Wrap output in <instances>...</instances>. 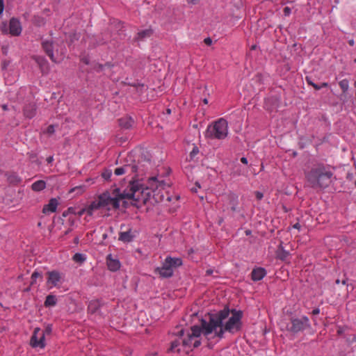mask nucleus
Here are the masks:
<instances>
[{"label":"nucleus","instance_id":"412c9836","mask_svg":"<svg viewBox=\"0 0 356 356\" xmlns=\"http://www.w3.org/2000/svg\"><path fill=\"white\" fill-rule=\"evenodd\" d=\"M46 188V182L43 180H38L35 181L31 185L33 191L39 192L44 190Z\"/></svg>","mask_w":356,"mask_h":356},{"label":"nucleus","instance_id":"393cba45","mask_svg":"<svg viewBox=\"0 0 356 356\" xmlns=\"http://www.w3.org/2000/svg\"><path fill=\"white\" fill-rule=\"evenodd\" d=\"M339 85L343 93L348 91L349 88V82L347 79L341 80V81H339Z\"/></svg>","mask_w":356,"mask_h":356},{"label":"nucleus","instance_id":"c756f323","mask_svg":"<svg viewBox=\"0 0 356 356\" xmlns=\"http://www.w3.org/2000/svg\"><path fill=\"white\" fill-rule=\"evenodd\" d=\"M55 132V127H54V125L53 124H51L49 125L47 128V130H46V133L49 134V135H51L53 134Z\"/></svg>","mask_w":356,"mask_h":356},{"label":"nucleus","instance_id":"f257e3e1","mask_svg":"<svg viewBox=\"0 0 356 356\" xmlns=\"http://www.w3.org/2000/svg\"><path fill=\"white\" fill-rule=\"evenodd\" d=\"M243 313L240 310L224 308L214 315L209 316V321L202 319L200 326L194 325L191 328V332L184 337L183 329L177 333L180 335L171 342L169 349L170 352H180L181 348H197L201 344L200 336L203 334L206 337L213 334V337L222 339L224 334L227 332L234 334L241 329Z\"/></svg>","mask_w":356,"mask_h":356},{"label":"nucleus","instance_id":"20e7f679","mask_svg":"<svg viewBox=\"0 0 356 356\" xmlns=\"http://www.w3.org/2000/svg\"><path fill=\"white\" fill-rule=\"evenodd\" d=\"M228 134V123L226 120L220 118L207 127L205 137L211 139L222 140Z\"/></svg>","mask_w":356,"mask_h":356},{"label":"nucleus","instance_id":"39448f33","mask_svg":"<svg viewBox=\"0 0 356 356\" xmlns=\"http://www.w3.org/2000/svg\"><path fill=\"white\" fill-rule=\"evenodd\" d=\"M181 265L182 261L181 259L167 257L162 266L155 269V272L162 277H170L173 275L174 268Z\"/></svg>","mask_w":356,"mask_h":356},{"label":"nucleus","instance_id":"052dcab7","mask_svg":"<svg viewBox=\"0 0 356 356\" xmlns=\"http://www.w3.org/2000/svg\"><path fill=\"white\" fill-rule=\"evenodd\" d=\"M354 62L356 63V58H355Z\"/></svg>","mask_w":356,"mask_h":356},{"label":"nucleus","instance_id":"cd10ccee","mask_svg":"<svg viewBox=\"0 0 356 356\" xmlns=\"http://www.w3.org/2000/svg\"><path fill=\"white\" fill-rule=\"evenodd\" d=\"M111 175H112V172H111V170H105L102 174V177L106 180L109 179L111 178Z\"/></svg>","mask_w":356,"mask_h":356},{"label":"nucleus","instance_id":"603ef678","mask_svg":"<svg viewBox=\"0 0 356 356\" xmlns=\"http://www.w3.org/2000/svg\"><path fill=\"white\" fill-rule=\"evenodd\" d=\"M192 191L196 192L197 191V188H193Z\"/></svg>","mask_w":356,"mask_h":356},{"label":"nucleus","instance_id":"7ed1b4c3","mask_svg":"<svg viewBox=\"0 0 356 356\" xmlns=\"http://www.w3.org/2000/svg\"><path fill=\"white\" fill-rule=\"evenodd\" d=\"M333 175L328 167L324 165H317L305 174V177L309 186L313 188H325L331 183Z\"/></svg>","mask_w":356,"mask_h":356},{"label":"nucleus","instance_id":"c9c22d12","mask_svg":"<svg viewBox=\"0 0 356 356\" xmlns=\"http://www.w3.org/2000/svg\"><path fill=\"white\" fill-rule=\"evenodd\" d=\"M188 3L191 4H197L201 0H186Z\"/></svg>","mask_w":356,"mask_h":356},{"label":"nucleus","instance_id":"a18cd8bd","mask_svg":"<svg viewBox=\"0 0 356 356\" xmlns=\"http://www.w3.org/2000/svg\"><path fill=\"white\" fill-rule=\"evenodd\" d=\"M3 8H4L3 1V0H1V13H3Z\"/></svg>","mask_w":356,"mask_h":356},{"label":"nucleus","instance_id":"dca6fc26","mask_svg":"<svg viewBox=\"0 0 356 356\" xmlns=\"http://www.w3.org/2000/svg\"><path fill=\"white\" fill-rule=\"evenodd\" d=\"M107 266L110 270L116 271L120 268V263L118 260L112 259L109 255L107 257Z\"/></svg>","mask_w":356,"mask_h":356},{"label":"nucleus","instance_id":"09e8293b","mask_svg":"<svg viewBox=\"0 0 356 356\" xmlns=\"http://www.w3.org/2000/svg\"><path fill=\"white\" fill-rule=\"evenodd\" d=\"M71 229H68L67 231L65 232L64 235L68 234L71 232Z\"/></svg>","mask_w":356,"mask_h":356},{"label":"nucleus","instance_id":"423d86ee","mask_svg":"<svg viewBox=\"0 0 356 356\" xmlns=\"http://www.w3.org/2000/svg\"><path fill=\"white\" fill-rule=\"evenodd\" d=\"M309 328H311L310 321L305 316L292 317L286 327V330L293 334H297Z\"/></svg>","mask_w":356,"mask_h":356},{"label":"nucleus","instance_id":"0eeeda50","mask_svg":"<svg viewBox=\"0 0 356 356\" xmlns=\"http://www.w3.org/2000/svg\"><path fill=\"white\" fill-rule=\"evenodd\" d=\"M46 275V285L49 289L54 287H60L64 281V275L58 270L49 271Z\"/></svg>","mask_w":356,"mask_h":356},{"label":"nucleus","instance_id":"f8f14e48","mask_svg":"<svg viewBox=\"0 0 356 356\" xmlns=\"http://www.w3.org/2000/svg\"><path fill=\"white\" fill-rule=\"evenodd\" d=\"M42 48L47 56L50 58V59L53 62H56V59L54 57V44L52 42L49 41H44L42 44Z\"/></svg>","mask_w":356,"mask_h":356},{"label":"nucleus","instance_id":"f3484780","mask_svg":"<svg viewBox=\"0 0 356 356\" xmlns=\"http://www.w3.org/2000/svg\"><path fill=\"white\" fill-rule=\"evenodd\" d=\"M36 107L35 104H30L26 105L24 108V114L28 118H32L35 116Z\"/></svg>","mask_w":356,"mask_h":356},{"label":"nucleus","instance_id":"ea45409f","mask_svg":"<svg viewBox=\"0 0 356 356\" xmlns=\"http://www.w3.org/2000/svg\"><path fill=\"white\" fill-rule=\"evenodd\" d=\"M241 161L244 164H248V159L245 157H242Z\"/></svg>","mask_w":356,"mask_h":356},{"label":"nucleus","instance_id":"7c9ffc66","mask_svg":"<svg viewBox=\"0 0 356 356\" xmlns=\"http://www.w3.org/2000/svg\"><path fill=\"white\" fill-rule=\"evenodd\" d=\"M40 276V274L38 272H36V271L33 272L31 275V279H32L31 284H33V282H35V280L37 279V277H38Z\"/></svg>","mask_w":356,"mask_h":356},{"label":"nucleus","instance_id":"5fc2aeb1","mask_svg":"<svg viewBox=\"0 0 356 356\" xmlns=\"http://www.w3.org/2000/svg\"><path fill=\"white\" fill-rule=\"evenodd\" d=\"M250 234V232L246 231V234L248 235Z\"/></svg>","mask_w":356,"mask_h":356},{"label":"nucleus","instance_id":"58836bf2","mask_svg":"<svg viewBox=\"0 0 356 356\" xmlns=\"http://www.w3.org/2000/svg\"><path fill=\"white\" fill-rule=\"evenodd\" d=\"M54 161L53 156H49L47 158V162L51 163Z\"/></svg>","mask_w":356,"mask_h":356},{"label":"nucleus","instance_id":"37998d69","mask_svg":"<svg viewBox=\"0 0 356 356\" xmlns=\"http://www.w3.org/2000/svg\"><path fill=\"white\" fill-rule=\"evenodd\" d=\"M327 86H328L327 83L324 82V83H322L321 86H320V87H321V88H324V87H327Z\"/></svg>","mask_w":356,"mask_h":356},{"label":"nucleus","instance_id":"6e6d98bb","mask_svg":"<svg viewBox=\"0 0 356 356\" xmlns=\"http://www.w3.org/2000/svg\"><path fill=\"white\" fill-rule=\"evenodd\" d=\"M192 153H193V154H195V149H193V150Z\"/></svg>","mask_w":356,"mask_h":356},{"label":"nucleus","instance_id":"473e14b6","mask_svg":"<svg viewBox=\"0 0 356 356\" xmlns=\"http://www.w3.org/2000/svg\"><path fill=\"white\" fill-rule=\"evenodd\" d=\"M255 196H256V198L259 200H261L264 197L263 193L259 191H257L255 193Z\"/></svg>","mask_w":356,"mask_h":356},{"label":"nucleus","instance_id":"8fccbe9b","mask_svg":"<svg viewBox=\"0 0 356 356\" xmlns=\"http://www.w3.org/2000/svg\"><path fill=\"white\" fill-rule=\"evenodd\" d=\"M1 107H2V108H3V110H7V109H8V107H7V106H6V105H3V106H1Z\"/></svg>","mask_w":356,"mask_h":356},{"label":"nucleus","instance_id":"b1692460","mask_svg":"<svg viewBox=\"0 0 356 356\" xmlns=\"http://www.w3.org/2000/svg\"><path fill=\"white\" fill-rule=\"evenodd\" d=\"M72 259L76 263L82 264L86 260V257L81 253H76L74 254Z\"/></svg>","mask_w":356,"mask_h":356},{"label":"nucleus","instance_id":"c85d7f7f","mask_svg":"<svg viewBox=\"0 0 356 356\" xmlns=\"http://www.w3.org/2000/svg\"><path fill=\"white\" fill-rule=\"evenodd\" d=\"M307 82L309 86H312L315 90H320L321 87H320L318 85L314 83L311 79L307 77L306 78Z\"/></svg>","mask_w":356,"mask_h":356},{"label":"nucleus","instance_id":"4468645a","mask_svg":"<svg viewBox=\"0 0 356 356\" xmlns=\"http://www.w3.org/2000/svg\"><path fill=\"white\" fill-rule=\"evenodd\" d=\"M134 234H133L131 229H129L127 231H121L119 234V240L124 243L131 242L134 238Z\"/></svg>","mask_w":356,"mask_h":356},{"label":"nucleus","instance_id":"5701e85b","mask_svg":"<svg viewBox=\"0 0 356 356\" xmlns=\"http://www.w3.org/2000/svg\"><path fill=\"white\" fill-rule=\"evenodd\" d=\"M289 255V253L288 251L285 250L283 249L282 246H280L279 247V249L277 252V257L278 259L282 260V261H285L288 256Z\"/></svg>","mask_w":356,"mask_h":356},{"label":"nucleus","instance_id":"aec40b11","mask_svg":"<svg viewBox=\"0 0 356 356\" xmlns=\"http://www.w3.org/2000/svg\"><path fill=\"white\" fill-rule=\"evenodd\" d=\"M100 307V302L97 300H92L89 302L88 305V312L90 314H95Z\"/></svg>","mask_w":356,"mask_h":356},{"label":"nucleus","instance_id":"f704fd0d","mask_svg":"<svg viewBox=\"0 0 356 356\" xmlns=\"http://www.w3.org/2000/svg\"><path fill=\"white\" fill-rule=\"evenodd\" d=\"M43 332H44V335H45L46 334H49L51 333V326H50V325H47V326L46 327L45 330H43Z\"/></svg>","mask_w":356,"mask_h":356},{"label":"nucleus","instance_id":"9d476101","mask_svg":"<svg viewBox=\"0 0 356 356\" xmlns=\"http://www.w3.org/2000/svg\"><path fill=\"white\" fill-rule=\"evenodd\" d=\"M266 275V270L261 267L255 268L251 273L252 280L254 282L261 280Z\"/></svg>","mask_w":356,"mask_h":356},{"label":"nucleus","instance_id":"a211bd4d","mask_svg":"<svg viewBox=\"0 0 356 356\" xmlns=\"http://www.w3.org/2000/svg\"><path fill=\"white\" fill-rule=\"evenodd\" d=\"M8 181L13 185H17L22 181V179L14 172L6 174Z\"/></svg>","mask_w":356,"mask_h":356},{"label":"nucleus","instance_id":"4c0bfd02","mask_svg":"<svg viewBox=\"0 0 356 356\" xmlns=\"http://www.w3.org/2000/svg\"><path fill=\"white\" fill-rule=\"evenodd\" d=\"M320 313V309L318 308H316V309H314L313 311H312V314L313 315H317Z\"/></svg>","mask_w":356,"mask_h":356},{"label":"nucleus","instance_id":"2f4dec72","mask_svg":"<svg viewBox=\"0 0 356 356\" xmlns=\"http://www.w3.org/2000/svg\"><path fill=\"white\" fill-rule=\"evenodd\" d=\"M291 10L289 7H285L283 10L284 15L289 16L291 14Z\"/></svg>","mask_w":356,"mask_h":356},{"label":"nucleus","instance_id":"e433bc0d","mask_svg":"<svg viewBox=\"0 0 356 356\" xmlns=\"http://www.w3.org/2000/svg\"><path fill=\"white\" fill-rule=\"evenodd\" d=\"M102 68H103V65H99V64L97 65V66H95V69L97 72H100V71H102Z\"/></svg>","mask_w":356,"mask_h":356},{"label":"nucleus","instance_id":"49530a36","mask_svg":"<svg viewBox=\"0 0 356 356\" xmlns=\"http://www.w3.org/2000/svg\"><path fill=\"white\" fill-rule=\"evenodd\" d=\"M348 43H349V44H350V46H353V44H354V40H349Z\"/></svg>","mask_w":356,"mask_h":356},{"label":"nucleus","instance_id":"4d7b16f0","mask_svg":"<svg viewBox=\"0 0 356 356\" xmlns=\"http://www.w3.org/2000/svg\"><path fill=\"white\" fill-rule=\"evenodd\" d=\"M196 186L198 187V188H200V186L197 184H196Z\"/></svg>","mask_w":356,"mask_h":356},{"label":"nucleus","instance_id":"6ab92c4d","mask_svg":"<svg viewBox=\"0 0 356 356\" xmlns=\"http://www.w3.org/2000/svg\"><path fill=\"white\" fill-rule=\"evenodd\" d=\"M152 34V31L151 29H145L139 31L137 33L136 37L135 38V40L141 41L147 38H149Z\"/></svg>","mask_w":356,"mask_h":356},{"label":"nucleus","instance_id":"79ce46f5","mask_svg":"<svg viewBox=\"0 0 356 356\" xmlns=\"http://www.w3.org/2000/svg\"><path fill=\"white\" fill-rule=\"evenodd\" d=\"M79 237H76V238H74V243L75 244H78V243H79Z\"/></svg>","mask_w":356,"mask_h":356},{"label":"nucleus","instance_id":"bb28decb","mask_svg":"<svg viewBox=\"0 0 356 356\" xmlns=\"http://www.w3.org/2000/svg\"><path fill=\"white\" fill-rule=\"evenodd\" d=\"M114 174L117 176L122 175L126 174L124 168V165L118 167L115 169Z\"/></svg>","mask_w":356,"mask_h":356},{"label":"nucleus","instance_id":"2eb2a0df","mask_svg":"<svg viewBox=\"0 0 356 356\" xmlns=\"http://www.w3.org/2000/svg\"><path fill=\"white\" fill-rule=\"evenodd\" d=\"M125 173L127 175H131L134 173H136V176L139 175V167L135 163L131 164H125L123 165Z\"/></svg>","mask_w":356,"mask_h":356},{"label":"nucleus","instance_id":"f03ea898","mask_svg":"<svg viewBox=\"0 0 356 356\" xmlns=\"http://www.w3.org/2000/svg\"><path fill=\"white\" fill-rule=\"evenodd\" d=\"M165 183L163 180L159 181L156 177H149L145 186L138 180L129 181L127 188L122 190L120 188L107 191L98 196V198L92 202L86 209L79 212L82 215L86 212L91 216L95 210L106 208L107 210L119 209L121 201L125 199L133 200L136 202L145 203L150 199L156 191L164 189Z\"/></svg>","mask_w":356,"mask_h":356},{"label":"nucleus","instance_id":"6e6552de","mask_svg":"<svg viewBox=\"0 0 356 356\" xmlns=\"http://www.w3.org/2000/svg\"><path fill=\"white\" fill-rule=\"evenodd\" d=\"M30 344L33 348H44V332L43 330L39 327L34 329L33 333L31 337Z\"/></svg>","mask_w":356,"mask_h":356},{"label":"nucleus","instance_id":"9b49d317","mask_svg":"<svg viewBox=\"0 0 356 356\" xmlns=\"http://www.w3.org/2000/svg\"><path fill=\"white\" fill-rule=\"evenodd\" d=\"M58 202L56 198H51L47 204H45L42 209V213L47 214L49 213H54L56 211Z\"/></svg>","mask_w":356,"mask_h":356},{"label":"nucleus","instance_id":"bf43d9fd","mask_svg":"<svg viewBox=\"0 0 356 356\" xmlns=\"http://www.w3.org/2000/svg\"><path fill=\"white\" fill-rule=\"evenodd\" d=\"M103 237H104V238H106V234H104V235H103Z\"/></svg>","mask_w":356,"mask_h":356},{"label":"nucleus","instance_id":"c03bdc74","mask_svg":"<svg viewBox=\"0 0 356 356\" xmlns=\"http://www.w3.org/2000/svg\"><path fill=\"white\" fill-rule=\"evenodd\" d=\"M293 227L296 229H300V225L299 223H296L293 225Z\"/></svg>","mask_w":356,"mask_h":356},{"label":"nucleus","instance_id":"4be33fe9","mask_svg":"<svg viewBox=\"0 0 356 356\" xmlns=\"http://www.w3.org/2000/svg\"><path fill=\"white\" fill-rule=\"evenodd\" d=\"M56 297L54 295L49 294L46 297L44 305L46 307H54L56 305Z\"/></svg>","mask_w":356,"mask_h":356},{"label":"nucleus","instance_id":"3c124183","mask_svg":"<svg viewBox=\"0 0 356 356\" xmlns=\"http://www.w3.org/2000/svg\"><path fill=\"white\" fill-rule=\"evenodd\" d=\"M342 284H346V280H343V281H342Z\"/></svg>","mask_w":356,"mask_h":356},{"label":"nucleus","instance_id":"13d9d810","mask_svg":"<svg viewBox=\"0 0 356 356\" xmlns=\"http://www.w3.org/2000/svg\"><path fill=\"white\" fill-rule=\"evenodd\" d=\"M354 86H355V87L356 88V81H355V83H354Z\"/></svg>","mask_w":356,"mask_h":356},{"label":"nucleus","instance_id":"a19ab883","mask_svg":"<svg viewBox=\"0 0 356 356\" xmlns=\"http://www.w3.org/2000/svg\"><path fill=\"white\" fill-rule=\"evenodd\" d=\"M212 273H213V270H211V269H208L206 271V275H211Z\"/></svg>","mask_w":356,"mask_h":356},{"label":"nucleus","instance_id":"1a4fd4ad","mask_svg":"<svg viewBox=\"0 0 356 356\" xmlns=\"http://www.w3.org/2000/svg\"><path fill=\"white\" fill-rule=\"evenodd\" d=\"M9 31L12 35H19L22 32L20 22L16 19H11L9 24Z\"/></svg>","mask_w":356,"mask_h":356},{"label":"nucleus","instance_id":"864d4df0","mask_svg":"<svg viewBox=\"0 0 356 356\" xmlns=\"http://www.w3.org/2000/svg\"><path fill=\"white\" fill-rule=\"evenodd\" d=\"M336 283H337V284H339V280H336Z\"/></svg>","mask_w":356,"mask_h":356},{"label":"nucleus","instance_id":"ddd939ff","mask_svg":"<svg viewBox=\"0 0 356 356\" xmlns=\"http://www.w3.org/2000/svg\"><path fill=\"white\" fill-rule=\"evenodd\" d=\"M134 123V120L130 116H124L119 119V125L125 129L132 128Z\"/></svg>","mask_w":356,"mask_h":356},{"label":"nucleus","instance_id":"a878e982","mask_svg":"<svg viewBox=\"0 0 356 356\" xmlns=\"http://www.w3.org/2000/svg\"><path fill=\"white\" fill-rule=\"evenodd\" d=\"M84 191H85V186L83 185H81V186H78L72 188L70 190V193L76 192L77 194H81L84 192Z\"/></svg>","mask_w":356,"mask_h":356},{"label":"nucleus","instance_id":"72a5a7b5","mask_svg":"<svg viewBox=\"0 0 356 356\" xmlns=\"http://www.w3.org/2000/svg\"><path fill=\"white\" fill-rule=\"evenodd\" d=\"M204 42L205 43V44L210 46L212 44V40L210 38H206L204 40Z\"/></svg>","mask_w":356,"mask_h":356},{"label":"nucleus","instance_id":"de8ad7c7","mask_svg":"<svg viewBox=\"0 0 356 356\" xmlns=\"http://www.w3.org/2000/svg\"><path fill=\"white\" fill-rule=\"evenodd\" d=\"M203 103L204 104H208V99L207 98H204L203 100H202Z\"/></svg>","mask_w":356,"mask_h":356}]
</instances>
